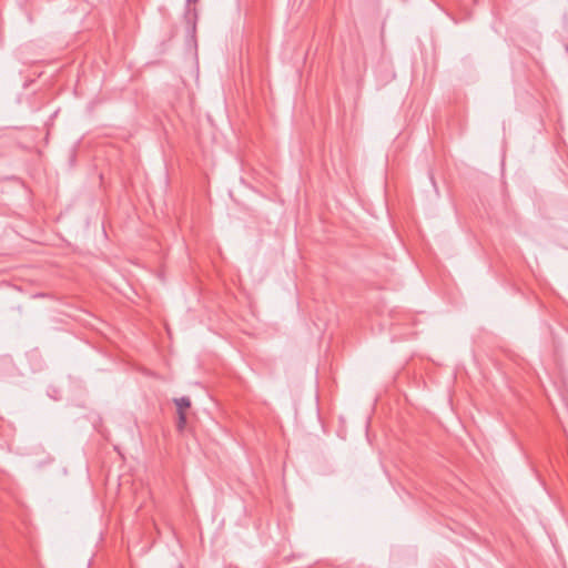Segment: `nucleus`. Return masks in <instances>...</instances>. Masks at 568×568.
I'll use <instances>...</instances> for the list:
<instances>
[{"label": "nucleus", "mask_w": 568, "mask_h": 568, "mask_svg": "<svg viewBox=\"0 0 568 568\" xmlns=\"http://www.w3.org/2000/svg\"><path fill=\"white\" fill-rule=\"evenodd\" d=\"M179 414V420H178V428L182 430L186 423V415L184 412H180Z\"/></svg>", "instance_id": "obj_2"}, {"label": "nucleus", "mask_w": 568, "mask_h": 568, "mask_svg": "<svg viewBox=\"0 0 568 568\" xmlns=\"http://www.w3.org/2000/svg\"><path fill=\"white\" fill-rule=\"evenodd\" d=\"M174 404L176 405L178 413L184 412V409L191 406V400L189 397L183 396L180 398H174Z\"/></svg>", "instance_id": "obj_1"}]
</instances>
